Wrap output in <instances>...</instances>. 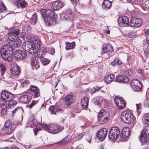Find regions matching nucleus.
<instances>
[{
    "instance_id": "nucleus-1",
    "label": "nucleus",
    "mask_w": 149,
    "mask_h": 149,
    "mask_svg": "<svg viewBox=\"0 0 149 149\" xmlns=\"http://www.w3.org/2000/svg\"><path fill=\"white\" fill-rule=\"evenodd\" d=\"M40 12L47 25L50 26L56 23V14L54 11L51 10L41 9Z\"/></svg>"
},
{
    "instance_id": "nucleus-2",
    "label": "nucleus",
    "mask_w": 149,
    "mask_h": 149,
    "mask_svg": "<svg viewBox=\"0 0 149 149\" xmlns=\"http://www.w3.org/2000/svg\"><path fill=\"white\" fill-rule=\"evenodd\" d=\"M41 127L48 132L52 134L58 133L64 129L63 127L56 124H51L49 125L42 124Z\"/></svg>"
},
{
    "instance_id": "nucleus-3",
    "label": "nucleus",
    "mask_w": 149,
    "mask_h": 149,
    "mask_svg": "<svg viewBox=\"0 0 149 149\" xmlns=\"http://www.w3.org/2000/svg\"><path fill=\"white\" fill-rule=\"evenodd\" d=\"M122 121L125 124H129L133 123L134 120V117L131 111L125 110L121 114Z\"/></svg>"
},
{
    "instance_id": "nucleus-4",
    "label": "nucleus",
    "mask_w": 149,
    "mask_h": 149,
    "mask_svg": "<svg viewBox=\"0 0 149 149\" xmlns=\"http://www.w3.org/2000/svg\"><path fill=\"white\" fill-rule=\"evenodd\" d=\"M109 113L106 109H101L97 117L99 123L102 124L107 122L109 120Z\"/></svg>"
},
{
    "instance_id": "nucleus-5",
    "label": "nucleus",
    "mask_w": 149,
    "mask_h": 149,
    "mask_svg": "<svg viewBox=\"0 0 149 149\" xmlns=\"http://www.w3.org/2000/svg\"><path fill=\"white\" fill-rule=\"evenodd\" d=\"M15 127L16 125L13 122L8 120L5 123L2 131L5 134H10L14 131Z\"/></svg>"
},
{
    "instance_id": "nucleus-6",
    "label": "nucleus",
    "mask_w": 149,
    "mask_h": 149,
    "mask_svg": "<svg viewBox=\"0 0 149 149\" xmlns=\"http://www.w3.org/2000/svg\"><path fill=\"white\" fill-rule=\"evenodd\" d=\"M142 23V20L139 16L134 15L130 18V26L132 27L137 28L140 26Z\"/></svg>"
},
{
    "instance_id": "nucleus-7",
    "label": "nucleus",
    "mask_w": 149,
    "mask_h": 149,
    "mask_svg": "<svg viewBox=\"0 0 149 149\" xmlns=\"http://www.w3.org/2000/svg\"><path fill=\"white\" fill-rule=\"evenodd\" d=\"M23 46L26 51L31 54H33L36 52V49L34 47L33 43L30 40L24 42Z\"/></svg>"
},
{
    "instance_id": "nucleus-8",
    "label": "nucleus",
    "mask_w": 149,
    "mask_h": 149,
    "mask_svg": "<svg viewBox=\"0 0 149 149\" xmlns=\"http://www.w3.org/2000/svg\"><path fill=\"white\" fill-rule=\"evenodd\" d=\"M120 134V131L116 127H112L108 134L109 140H116L118 138Z\"/></svg>"
},
{
    "instance_id": "nucleus-9",
    "label": "nucleus",
    "mask_w": 149,
    "mask_h": 149,
    "mask_svg": "<svg viewBox=\"0 0 149 149\" xmlns=\"http://www.w3.org/2000/svg\"><path fill=\"white\" fill-rule=\"evenodd\" d=\"M61 18L63 20H72L74 18L72 10L70 9H68L66 10L60 15Z\"/></svg>"
},
{
    "instance_id": "nucleus-10",
    "label": "nucleus",
    "mask_w": 149,
    "mask_h": 149,
    "mask_svg": "<svg viewBox=\"0 0 149 149\" xmlns=\"http://www.w3.org/2000/svg\"><path fill=\"white\" fill-rule=\"evenodd\" d=\"M130 85L132 89L136 91H140L141 90L142 84L140 81L137 79H132Z\"/></svg>"
},
{
    "instance_id": "nucleus-11",
    "label": "nucleus",
    "mask_w": 149,
    "mask_h": 149,
    "mask_svg": "<svg viewBox=\"0 0 149 149\" xmlns=\"http://www.w3.org/2000/svg\"><path fill=\"white\" fill-rule=\"evenodd\" d=\"M14 56L17 60H21L27 56V53L24 50H17L14 53Z\"/></svg>"
},
{
    "instance_id": "nucleus-12",
    "label": "nucleus",
    "mask_w": 149,
    "mask_h": 149,
    "mask_svg": "<svg viewBox=\"0 0 149 149\" xmlns=\"http://www.w3.org/2000/svg\"><path fill=\"white\" fill-rule=\"evenodd\" d=\"M114 100L117 106L119 109H123L124 108L126 104V102L122 97L116 96L114 97Z\"/></svg>"
},
{
    "instance_id": "nucleus-13",
    "label": "nucleus",
    "mask_w": 149,
    "mask_h": 149,
    "mask_svg": "<svg viewBox=\"0 0 149 149\" xmlns=\"http://www.w3.org/2000/svg\"><path fill=\"white\" fill-rule=\"evenodd\" d=\"M1 98L3 101L8 102L13 99V95L6 91H3L1 93Z\"/></svg>"
},
{
    "instance_id": "nucleus-14",
    "label": "nucleus",
    "mask_w": 149,
    "mask_h": 149,
    "mask_svg": "<svg viewBox=\"0 0 149 149\" xmlns=\"http://www.w3.org/2000/svg\"><path fill=\"white\" fill-rule=\"evenodd\" d=\"M26 38L27 39L31 41V42L33 43V46L36 49V48L38 49L40 47L41 43L40 39H34V38H33L32 37L31 35H28L26 36Z\"/></svg>"
},
{
    "instance_id": "nucleus-15",
    "label": "nucleus",
    "mask_w": 149,
    "mask_h": 149,
    "mask_svg": "<svg viewBox=\"0 0 149 149\" xmlns=\"http://www.w3.org/2000/svg\"><path fill=\"white\" fill-rule=\"evenodd\" d=\"M29 89L32 92V96L34 98H37L40 96V90L37 86L31 85Z\"/></svg>"
},
{
    "instance_id": "nucleus-16",
    "label": "nucleus",
    "mask_w": 149,
    "mask_h": 149,
    "mask_svg": "<svg viewBox=\"0 0 149 149\" xmlns=\"http://www.w3.org/2000/svg\"><path fill=\"white\" fill-rule=\"evenodd\" d=\"M30 64L33 70H37L40 67L39 63L38 58L35 56L31 57Z\"/></svg>"
},
{
    "instance_id": "nucleus-17",
    "label": "nucleus",
    "mask_w": 149,
    "mask_h": 149,
    "mask_svg": "<svg viewBox=\"0 0 149 149\" xmlns=\"http://www.w3.org/2000/svg\"><path fill=\"white\" fill-rule=\"evenodd\" d=\"M107 130L105 128H103L100 129L96 134L97 139L100 140H104L107 136Z\"/></svg>"
},
{
    "instance_id": "nucleus-18",
    "label": "nucleus",
    "mask_w": 149,
    "mask_h": 149,
    "mask_svg": "<svg viewBox=\"0 0 149 149\" xmlns=\"http://www.w3.org/2000/svg\"><path fill=\"white\" fill-rule=\"evenodd\" d=\"M118 22L120 26L124 27L129 23V18L127 17L123 16L119 17L118 19Z\"/></svg>"
},
{
    "instance_id": "nucleus-19",
    "label": "nucleus",
    "mask_w": 149,
    "mask_h": 149,
    "mask_svg": "<svg viewBox=\"0 0 149 149\" xmlns=\"http://www.w3.org/2000/svg\"><path fill=\"white\" fill-rule=\"evenodd\" d=\"M149 137V125L146 126L141 132L139 138L140 140H147Z\"/></svg>"
},
{
    "instance_id": "nucleus-20",
    "label": "nucleus",
    "mask_w": 149,
    "mask_h": 149,
    "mask_svg": "<svg viewBox=\"0 0 149 149\" xmlns=\"http://www.w3.org/2000/svg\"><path fill=\"white\" fill-rule=\"evenodd\" d=\"M20 33V30L17 28H13L9 31L8 35L10 36L8 38V39L15 38L16 36H18Z\"/></svg>"
},
{
    "instance_id": "nucleus-21",
    "label": "nucleus",
    "mask_w": 149,
    "mask_h": 149,
    "mask_svg": "<svg viewBox=\"0 0 149 149\" xmlns=\"http://www.w3.org/2000/svg\"><path fill=\"white\" fill-rule=\"evenodd\" d=\"M49 110L50 111L52 114L56 115L57 112H63V109L61 107L57 106H51L49 108Z\"/></svg>"
},
{
    "instance_id": "nucleus-22",
    "label": "nucleus",
    "mask_w": 149,
    "mask_h": 149,
    "mask_svg": "<svg viewBox=\"0 0 149 149\" xmlns=\"http://www.w3.org/2000/svg\"><path fill=\"white\" fill-rule=\"evenodd\" d=\"M64 5V3L61 1L60 0L55 1L52 4V9L54 10H56L62 8Z\"/></svg>"
},
{
    "instance_id": "nucleus-23",
    "label": "nucleus",
    "mask_w": 149,
    "mask_h": 149,
    "mask_svg": "<svg viewBox=\"0 0 149 149\" xmlns=\"http://www.w3.org/2000/svg\"><path fill=\"white\" fill-rule=\"evenodd\" d=\"M15 38H13L10 39H8L9 40H10L11 44H10V42L9 43L13 47H18L20 46L22 44V40L21 39L18 38H17L15 39Z\"/></svg>"
},
{
    "instance_id": "nucleus-24",
    "label": "nucleus",
    "mask_w": 149,
    "mask_h": 149,
    "mask_svg": "<svg viewBox=\"0 0 149 149\" xmlns=\"http://www.w3.org/2000/svg\"><path fill=\"white\" fill-rule=\"evenodd\" d=\"M65 104L68 106L70 105L74 101V96L72 95H68L63 100Z\"/></svg>"
},
{
    "instance_id": "nucleus-25",
    "label": "nucleus",
    "mask_w": 149,
    "mask_h": 149,
    "mask_svg": "<svg viewBox=\"0 0 149 149\" xmlns=\"http://www.w3.org/2000/svg\"><path fill=\"white\" fill-rule=\"evenodd\" d=\"M31 99V95H23L21 96L19 98V101L23 103H26L29 102Z\"/></svg>"
},
{
    "instance_id": "nucleus-26",
    "label": "nucleus",
    "mask_w": 149,
    "mask_h": 149,
    "mask_svg": "<svg viewBox=\"0 0 149 149\" xmlns=\"http://www.w3.org/2000/svg\"><path fill=\"white\" fill-rule=\"evenodd\" d=\"M129 80V78L126 75H120L118 76L116 79L117 82L121 83H127Z\"/></svg>"
},
{
    "instance_id": "nucleus-27",
    "label": "nucleus",
    "mask_w": 149,
    "mask_h": 149,
    "mask_svg": "<svg viewBox=\"0 0 149 149\" xmlns=\"http://www.w3.org/2000/svg\"><path fill=\"white\" fill-rule=\"evenodd\" d=\"M10 72L11 74L14 75L18 76L20 74V70L18 66L16 65V66L11 67Z\"/></svg>"
},
{
    "instance_id": "nucleus-28",
    "label": "nucleus",
    "mask_w": 149,
    "mask_h": 149,
    "mask_svg": "<svg viewBox=\"0 0 149 149\" xmlns=\"http://www.w3.org/2000/svg\"><path fill=\"white\" fill-rule=\"evenodd\" d=\"M130 133V130L129 128H123L120 137L122 139H126L129 136Z\"/></svg>"
},
{
    "instance_id": "nucleus-29",
    "label": "nucleus",
    "mask_w": 149,
    "mask_h": 149,
    "mask_svg": "<svg viewBox=\"0 0 149 149\" xmlns=\"http://www.w3.org/2000/svg\"><path fill=\"white\" fill-rule=\"evenodd\" d=\"M30 32V28L29 26H25L22 27V35L23 36V37L28 34Z\"/></svg>"
},
{
    "instance_id": "nucleus-30",
    "label": "nucleus",
    "mask_w": 149,
    "mask_h": 149,
    "mask_svg": "<svg viewBox=\"0 0 149 149\" xmlns=\"http://www.w3.org/2000/svg\"><path fill=\"white\" fill-rule=\"evenodd\" d=\"M111 5V1L109 0H103L102 7L104 9H108L110 8Z\"/></svg>"
},
{
    "instance_id": "nucleus-31",
    "label": "nucleus",
    "mask_w": 149,
    "mask_h": 149,
    "mask_svg": "<svg viewBox=\"0 0 149 149\" xmlns=\"http://www.w3.org/2000/svg\"><path fill=\"white\" fill-rule=\"evenodd\" d=\"M88 99L87 97H84L82 98L81 101V105L84 109H87L88 107Z\"/></svg>"
},
{
    "instance_id": "nucleus-32",
    "label": "nucleus",
    "mask_w": 149,
    "mask_h": 149,
    "mask_svg": "<svg viewBox=\"0 0 149 149\" xmlns=\"http://www.w3.org/2000/svg\"><path fill=\"white\" fill-rule=\"evenodd\" d=\"M114 78V76L113 74H109L107 75L104 78L105 82L109 84L111 83L113 80Z\"/></svg>"
},
{
    "instance_id": "nucleus-33",
    "label": "nucleus",
    "mask_w": 149,
    "mask_h": 149,
    "mask_svg": "<svg viewBox=\"0 0 149 149\" xmlns=\"http://www.w3.org/2000/svg\"><path fill=\"white\" fill-rule=\"evenodd\" d=\"M37 14L36 13H35L32 15V18L30 21V23L32 25H34L37 23Z\"/></svg>"
},
{
    "instance_id": "nucleus-34",
    "label": "nucleus",
    "mask_w": 149,
    "mask_h": 149,
    "mask_svg": "<svg viewBox=\"0 0 149 149\" xmlns=\"http://www.w3.org/2000/svg\"><path fill=\"white\" fill-rule=\"evenodd\" d=\"M113 50V48L111 45L110 44L107 45L104 47L102 49L103 52H106L107 53H110Z\"/></svg>"
},
{
    "instance_id": "nucleus-35",
    "label": "nucleus",
    "mask_w": 149,
    "mask_h": 149,
    "mask_svg": "<svg viewBox=\"0 0 149 149\" xmlns=\"http://www.w3.org/2000/svg\"><path fill=\"white\" fill-rule=\"evenodd\" d=\"M23 112V110L22 108L21 107H18L12 111V116L13 117L15 114L20 112L22 113Z\"/></svg>"
},
{
    "instance_id": "nucleus-36",
    "label": "nucleus",
    "mask_w": 149,
    "mask_h": 149,
    "mask_svg": "<svg viewBox=\"0 0 149 149\" xmlns=\"http://www.w3.org/2000/svg\"><path fill=\"white\" fill-rule=\"evenodd\" d=\"M140 2L143 6L149 10V0H140Z\"/></svg>"
},
{
    "instance_id": "nucleus-37",
    "label": "nucleus",
    "mask_w": 149,
    "mask_h": 149,
    "mask_svg": "<svg viewBox=\"0 0 149 149\" xmlns=\"http://www.w3.org/2000/svg\"><path fill=\"white\" fill-rule=\"evenodd\" d=\"M65 44L66 45L65 48L67 50L73 49L75 46V43L74 42L72 43L66 42Z\"/></svg>"
},
{
    "instance_id": "nucleus-38",
    "label": "nucleus",
    "mask_w": 149,
    "mask_h": 149,
    "mask_svg": "<svg viewBox=\"0 0 149 149\" xmlns=\"http://www.w3.org/2000/svg\"><path fill=\"white\" fill-rule=\"evenodd\" d=\"M137 72L138 73V76H139V78L142 79H146V77L144 76L143 74V70L141 69L140 68H138L137 70Z\"/></svg>"
},
{
    "instance_id": "nucleus-39",
    "label": "nucleus",
    "mask_w": 149,
    "mask_h": 149,
    "mask_svg": "<svg viewBox=\"0 0 149 149\" xmlns=\"http://www.w3.org/2000/svg\"><path fill=\"white\" fill-rule=\"evenodd\" d=\"M143 122L147 125H149V113H146L143 117Z\"/></svg>"
},
{
    "instance_id": "nucleus-40",
    "label": "nucleus",
    "mask_w": 149,
    "mask_h": 149,
    "mask_svg": "<svg viewBox=\"0 0 149 149\" xmlns=\"http://www.w3.org/2000/svg\"><path fill=\"white\" fill-rule=\"evenodd\" d=\"M123 74L127 76H132L133 75L134 72L132 69H130L127 70H125L123 72Z\"/></svg>"
},
{
    "instance_id": "nucleus-41",
    "label": "nucleus",
    "mask_w": 149,
    "mask_h": 149,
    "mask_svg": "<svg viewBox=\"0 0 149 149\" xmlns=\"http://www.w3.org/2000/svg\"><path fill=\"white\" fill-rule=\"evenodd\" d=\"M122 63L120 60L118 59H115L111 63V64L113 66L120 65Z\"/></svg>"
},
{
    "instance_id": "nucleus-42",
    "label": "nucleus",
    "mask_w": 149,
    "mask_h": 149,
    "mask_svg": "<svg viewBox=\"0 0 149 149\" xmlns=\"http://www.w3.org/2000/svg\"><path fill=\"white\" fill-rule=\"evenodd\" d=\"M6 7L3 3H0V13H6L7 12Z\"/></svg>"
},
{
    "instance_id": "nucleus-43",
    "label": "nucleus",
    "mask_w": 149,
    "mask_h": 149,
    "mask_svg": "<svg viewBox=\"0 0 149 149\" xmlns=\"http://www.w3.org/2000/svg\"><path fill=\"white\" fill-rule=\"evenodd\" d=\"M47 50L44 47L41 48L39 49H38V53H39L38 54H39V55H40L42 56V55L45 54Z\"/></svg>"
},
{
    "instance_id": "nucleus-44",
    "label": "nucleus",
    "mask_w": 149,
    "mask_h": 149,
    "mask_svg": "<svg viewBox=\"0 0 149 149\" xmlns=\"http://www.w3.org/2000/svg\"><path fill=\"white\" fill-rule=\"evenodd\" d=\"M40 60L42 61V63L44 65H46L48 64L50 62V61L48 59L42 57L40 58Z\"/></svg>"
},
{
    "instance_id": "nucleus-45",
    "label": "nucleus",
    "mask_w": 149,
    "mask_h": 149,
    "mask_svg": "<svg viewBox=\"0 0 149 149\" xmlns=\"http://www.w3.org/2000/svg\"><path fill=\"white\" fill-rule=\"evenodd\" d=\"M29 81L28 80H26L21 84V87H27L29 86Z\"/></svg>"
},
{
    "instance_id": "nucleus-46",
    "label": "nucleus",
    "mask_w": 149,
    "mask_h": 149,
    "mask_svg": "<svg viewBox=\"0 0 149 149\" xmlns=\"http://www.w3.org/2000/svg\"><path fill=\"white\" fill-rule=\"evenodd\" d=\"M8 102H9L8 104V107H10L13 105H15L17 103L16 101L14 100L13 99L8 101Z\"/></svg>"
},
{
    "instance_id": "nucleus-47",
    "label": "nucleus",
    "mask_w": 149,
    "mask_h": 149,
    "mask_svg": "<svg viewBox=\"0 0 149 149\" xmlns=\"http://www.w3.org/2000/svg\"><path fill=\"white\" fill-rule=\"evenodd\" d=\"M27 5V3L25 0H20V6L21 8H24L26 7Z\"/></svg>"
},
{
    "instance_id": "nucleus-48",
    "label": "nucleus",
    "mask_w": 149,
    "mask_h": 149,
    "mask_svg": "<svg viewBox=\"0 0 149 149\" xmlns=\"http://www.w3.org/2000/svg\"><path fill=\"white\" fill-rule=\"evenodd\" d=\"M111 54L110 53H107L106 52H103L101 53V55L105 59H107L109 58V55Z\"/></svg>"
},
{
    "instance_id": "nucleus-49",
    "label": "nucleus",
    "mask_w": 149,
    "mask_h": 149,
    "mask_svg": "<svg viewBox=\"0 0 149 149\" xmlns=\"http://www.w3.org/2000/svg\"><path fill=\"white\" fill-rule=\"evenodd\" d=\"M1 108V114L3 115L6 114L7 113V105H5L4 107Z\"/></svg>"
},
{
    "instance_id": "nucleus-50",
    "label": "nucleus",
    "mask_w": 149,
    "mask_h": 149,
    "mask_svg": "<svg viewBox=\"0 0 149 149\" xmlns=\"http://www.w3.org/2000/svg\"><path fill=\"white\" fill-rule=\"evenodd\" d=\"M6 101H3L1 98L0 99V107H4L5 105H7Z\"/></svg>"
},
{
    "instance_id": "nucleus-51",
    "label": "nucleus",
    "mask_w": 149,
    "mask_h": 149,
    "mask_svg": "<svg viewBox=\"0 0 149 149\" xmlns=\"http://www.w3.org/2000/svg\"><path fill=\"white\" fill-rule=\"evenodd\" d=\"M20 0H16L14 1V4L17 7H19V6H20Z\"/></svg>"
},
{
    "instance_id": "nucleus-52",
    "label": "nucleus",
    "mask_w": 149,
    "mask_h": 149,
    "mask_svg": "<svg viewBox=\"0 0 149 149\" xmlns=\"http://www.w3.org/2000/svg\"><path fill=\"white\" fill-rule=\"evenodd\" d=\"M38 101L33 100L32 103L29 105L27 106V107H29L30 109L32 107L36 104L37 103Z\"/></svg>"
},
{
    "instance_id": "nucleus-53",
    "label": "nucleus",
    "mask_w": 149,
    "mask_h": 149,
    "mask_svg": "<svg viewBox=\"0 0 149 149\" xmlns=\"http://www.w3.org/2000/svg\"><path fill=\"white\" fill-rule=\"evenodd\" d=\"M0 67L1 71V75L3 76L6 71V68L4 65L3 64H1L0 65Z\"/></svg>"
},
{
    "instance_id": "nucleus-54",
    "label": "nucleus",
    "mask_w": 149,
    "mask_h": 149,
    "mask_svg": "<svg viewBox=\"0 0 149 149\" xmlns=\"http://www.w3.org/2000/svg\"><path fill=\"white\" fill-rule=\"evenodd\" d=\"M68 141L67 140H60V141L55 143L57 144H65L67 143Z\"/></svg>"
},
{
    "instance_id": "nucleus-55",
    "label": "nucleus",
    "mask_w": 149,
    "mask_h": 149,
    "mask_svg": "<svg viewBox=\"0 0 149 149\" xmlns=\"http://www.w3.org/2000/svg\"><path fill=\"white\" fill-rule=\"evenodd\" d=\"M142 144V145L149 144L148 140H140Z\"/></svg>"
},
{
    "instance_id": "nucleus-56",
    "label": "nucleus",
    "mask_w": 149,
    "mask_h": 149,
    "mask_svg": "<svg viewBox=\"0 0 149 149\" xmlns=\"http://www.w3.org/2000/svg\"><path fill=\"white\" fill-rule=\"evenodd\" d=\"M72 3L75 6L76 5L79 1V0H71Z\"/></svg>"
},
{
    "instance_id": "nucleus-57",
    "label": "nucleus",
    "mask_w": 149,
    "mask_h": 149,
    "mask_svg": "<svg viewBox=\"0 0 149 149\" xmlns=\"http://www.w3.org/2000/svg\"><path fill=\"white\" fill-rule=\"evenodd\" d=\"M74 111L76 113H78L80 112V110H79L77 105L76 106H75L74 107Z\"/></svg>"
},
{
    "instance_id": "nucleus-58",
    "label": "nucleus",
    "mask_w": 149,
    "mask_h": 149,
    "mask_svg": "<svg viewBox=\"0 0 149 149\" xmlns=\"http://www.w3.org/2000/svg\"><path fill=\"white\" fill-rule=\"evenodd\" d=\"M136 109L138 111L139 109H141V103H139L136 104Z\"/></svg>"
},
{
    "instance_id": "nucleus-59",
    "label": "nucleus",
    "mask_w": 149,
    "mask_h": 149,
    "mask_svg": "<svg viewBox=\"0 0 149 149\" xmlns=\"http://www.w3.org/2000/svg\"><path fill=\"white\" fill-rule=\"evenodd\" d=\"M49 51L50 52V54H53L55 52V49L53 48H51L49 49Z\"/></svg>"
},
{
    "instance_id": "nucleus-60",
    "label": "nucleus",
    "mask_w": 149,
    "mask_h": 149,
    "mask_svg": "<svg viewBox=\"0 0 149 149\" xmlns=\"http://www.w3.org/2000/svg\"><path fill=\"white\" fill-rule=\"evenodd\" d=\"M41 130L40 128H36L34 130V134L35 135H36L37 134V132L40 130Z\"/></svg>"
},
{
    "instance_id": "nucleus-61",
    "label": "nucleus",
    "mask_w": 149,
    "mask_h": 149,
    "mask_svg": "<svg viewBox=\"0 0 149 149\" xmlns=\"http://www.w3.org/2000/svg\"><path fill=\"white\" fill-rule=\"evenodd\" d=\"M71 135H68L66 136L62 140H71Z\"/></svg>"
},
{
    "instance_id": "nucleus-62",
    "label": "nucleus",
    "mask_w": 149,
    "mask_h": 149,
    "mask_svg": "<svg viewBox=\"0 0 149 149\" xmlns=\"http://www.w3.org/2000/svg\"><path fill=\"white\" fill-rule=\"evenodd\" d=\"M85 22L86 23V24H88V25H91L93 24L92 22L89 21L88 20L85 21Z\"/></svg>"
},
{
    "instance_id": "nucleus-63",
    "label": "nucleus",
    "mask_w": 149,
    "mask_h": 149,
    "mask_svg": "<svg viewBox=\"0 0 149 149\" xmlns=\"http://www.w3.org/2000/svg\"><path fill=\"white\" fill-rule=\"evenodd\" d=\"M66 114H63V117H61V119L62 121H63L65 120L66 118V116L65 115H66Z\"/></svg>"
},
{
    "instance_id": "nucleus-64",
    "label": "nucleus",
    "mask_w": 149,
    "mask_h": 149,
    "mask_svg": "<svg viewBox=\"0 0 149 149\" xmlns=\"http://www.w3.org/2000/svg\"><path fill=\"white\" fill-rule=\"evenodd\" d=\"M145 33L146 35L149 34V29H146L145 30Z\"/></svg>"
}]
</instances>
